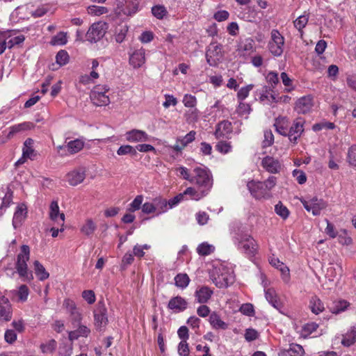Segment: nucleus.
Instances as JSON below:
<instances>
[{"label":"nucleus","mask_w":356,"mask_h":356,"mask_svg":"<svg viewBox=\"0 0 356 356\" xmlns=\"http://www.w3.org/2000/svg\"><path fill=\"white\" fill-rule=\"evenodd\" d=\"M107 28L106 22H99L94 23L86 34V40L91 43L97 42L104 37Z\"/></svg>","instance_id":"423d86ee"},{"label":"nucleus","mask_w":356,"mask_h":356,"mask_svg":"<svg viewBox=\"0 0 356 356\" xmlns=\"http://www.w3.org/2000/svg\"><path fill=\"white\" fill-rule=\"evenodd\" d=\"M154 204L156 206L155 210L158 211L157 214H161L169 209L168 201L161 197H156L153 200Z\"/></svg>","instance_id":"a19ab883"},{"label":"nucleus","mask_w":356,"mask_h":356,"mask_svg":"<svg viewBox=\"0 0 356 356\" xmlns=\"http://www.w3.org/2000/svg\"><path fill=\"white\" fill-rule=\"evenodd\" d=\"M254 85L249 84L245 87H242L237 92V99L238 101H243L249 95L250 92L253 89Z\"/></svg>","instance_id":"6e6d98bb"},{"label":"nucleus","mask_w":356,"mask_h":356,"mask_svg":"<svg viewBox=\"0 0 356 356\" xmlns=\"http://www.w3.org/2000/svg\"><path fill=\"white\" fill-rule=\"evenodd\" d=\"M213 291L208 286H202L198 288L195 292V300L198 303H207L213 295Z\"/></svg>","instance_id":"412c9836"},{"label":"nucleus","mask_w":356,"mask_h":356,"mask_svg":"<svg viewBox=\"0 0 356 356\" xmlns=\"http://www.w3.org/2000/svg\"><path fill=\"white\" fill-rule=\"evenodd\" d=\"M200 112L197 108H189L185 113L187 121L195 122L198 120Z\"/></svg>","instance_id":"e2e57ef3"},{"label":"nucleus","mask_w":356,"mask_h":356,"mask_svg":"<svg viewBox=\"0 0 356 356\" xmlns=\"http://www.w3.org/2000/svg\"><path fill=\"white\" fill-rule=\"evenodd\" d=\"M209 193L206 190L197 189L193 187L187 188L182 194L184 197L188 196L191 200L198 201L208 195Z\"/></svg>","instance_id":"4be33fe9"},{"label":"nucleus","mask_w":356,"mask_h":356,"mask_svg":"<svg viewBox=\"0 0 356 356\" xmlns=\"http://www.w3.org/2000/svg\"><path fill=\"white\" fill-rule=\"evenodd\" d=\"M49 218L58 224L64 225L65 214L60 213L59 207L57 201H52L49 206Z\"/></svg>","instance_id":"aec40b11"},{"label":"nucleus","mask_w":356,"mask_h":356,"mask_svg":"<svg viewBox=\"0 0 356 356\" xmlns=\"http://www.w3.org/2000/svg\"><path fill=\"white\" fill-rule=\"evenodd\" d=\"M108 91L109 88L106 85L95 86L90 93L92 102L97 106L108 105L110 103L109 97L106 95Z\"/></svg>","instance_id":"39448f33"},{"label":"nucleus","mask_w":356,"mask_h":356,"mask_svg":"<svg viewBox=\"0 0 356 356\" xmlns=\"http://www.w3.org/2000/svg\"><path fill=\"white\" fill-rule=\"evenodd\" d=\"M304 208L307 211H312L314 216H318L321 211L327 207L326 202L322 199L314 197L309 200H301Z\"/></svg>","instance_id":"6e6552de"},{"label":"nucleus","mask_w":356,"mask_h":356,"mask_svg":"<svg viewBox=\"0 0 356 356\" xmlns=\"http://www.w3.org/2000/svg\"><path fill=\"white\" fill-rule=\"evenodd\" d=\"M13 317V308L9 300L5 296L0 297V321L8 322Z\"/></svg>","instance_id":"f8f14e48"},{"label":"nucleus","mask_w":356,"mask_h":356,"mask_svg":"<svg viewBox=\"0 0 356 356\" xmlns=\"http://www.w3.org/2000/svg\"><path fill=\"white\" fill-rule=\"evenodd\" d=\"M13 200V193L7 188L6 190L3 188L0 189V210L5 209L9 207Z\"/></svg>","instance_id":"cd10ccee"},{"label":"nucleus","mask_w":356,"mask_h":356,"mask_svg":"<svg viewBox=\"0 0 356 356\" xmlns=\"http://www.w3.org/2000/svg\"><path fill=\"white\" fill-rule=\"evenodd\" d=\"M56 347V342L55 340L51 339L47 343H42L40 346L41 350L43 353H51L54 352Z\"/></svg>","instance_id":"680f3d73"},{"label":"nucleus","mask_w":356,"mask_h":356,"mask_svg":"<svg viewBox=\"0 0 356 356\" xmlns=\"http://www.w3.org/2000/svg\"><path fill=\"white\" fill-rule=\"evenodd\" d=\"M29 258V246L27 245H22L20 252L17 256L15 269L22 281L29 282L33 280L32 272L28 269L27 261Z\"/></svg>","instance_id":"7ed1b4c3"},{"label":"nucleus","mask_w":356,"mask_h":356,"mask_svg":"<svg viewBox=\"0 0 356 356\" xmlns=\"http://www.w3.org/2000/svg\"><path fill=\"white\" fill-rule=\"evenodd\" d=\"M268 261L271 266L280 270L283 275L284 280L287 281L289 278V268L283 262L280 261L278 258L274 256L270 257Z\"/></svg>","instance_id":"5701e85b"},{"label":"nucleus","mask_w":356,"mask_h":356,"mask_svg":"<svg viewBox=\"0 0 356 356\" xmlns=\"http://www.w3.org/2000/svg\"><path fill=\"white\" fill-rule=\"evenodd\" d=\"M232 131V123L228 120H223L218 124L215 131V136L218 138L230 134Z\"/></svg>","instance_id":"bb28decb"},{"label":"nucleus","mask_w":356,"mask_h":356,"mask_svg":"<svg viewBox=\"0 0 356 356\" xmlns=\"http://www.w3.org/2000/svg\"><path fill=\"white\" fill-rule=\"evenodd\" d=\"M275 211L278 216L284 220L286 219L289 216V209L283 205L280 201L275 206Z\"/></svg>","instance_id":"09e8293b"},{"label":"nucleus","mask_w":356,"mask_h":356,"mask_svg":"<svg viewBox=\"0 0 356 356\" xmlns=\"http://www.w3.org/2000/svg\"><path fill=\"white\" fill-rule=\"evenodd\" d=\"M190 281L191 280L186 273H179L175 277V286L181 289H186Z\"/></svg>","instance_id":"c9c22d12"},{"label":"nucleus","mask_w":356,"mask_h":356,"mask_svg":"<svg viewBox=\"0 0 356 356\" xmlns=\"http://www.w3.org/2000/svg\"><path fill=\"white\" fill-rule=\"evenodd\" d=\"M191 184L200 189L206 190L209 193L213 186V177L210 170L205 167L197 166L193 170Z\"/></svg>","instance_id":"20e7f679"},{"label":"nucleus","mask_w":356,"mask_h":356,"mask_svg":"<svg viewBox=\"0 0 356 356\" xmlns=\"http://www.w3.org/2000/svg\"><path fill=\"white\" fill-rule=\"evenodd\" d=\"M234 281V277L233 273L228 271L221 273L213 279V282L218 288H226L229 284H232Z\"/></svg>","instance_id":"f3484780"},{"label":"nucleus","mask_w":356,"mask_h":356,"mask_svg":"<svg viewBox=\"0 0 356 356\" xmlns=\"http://www.w3.org/2000/svg\"><path fill=\"white\" fill-rule=\"evenodd\" d=\"M69 59V54L65 50H60L56 56V61L60 66L66 65Z\"/></svg>","instance_id":"8fccbe9b"},{"label":"nucleus","mask_w":356,"mask_h":356,"mask_svg":"<svg viewBox=\"0 0 356 356\" xmlns=\"http://www.w3.org/2000/svg\"><path fill=\"white\" fill-rule=\"evenodd\" d=\"M88 13L92 15L99 16L108 13L107 8L99 6H90L88 8Z\"/></svg>","instance_id":"864d4df0"},{"label":"nucleus","mask_w":356,"mask_h":356,"mask_svg":"<svg viewBox=\"0 0 356 356\" xmlns=\"http://www.w3.org/2000/svg\"><path fill=\"white\" fill-rule=\"evenodd\" d=\"M216 149L220 153L227 154L232 149L229 143L226 141H219L216 145Z\"/></svg>","instance_id":"338daca9"},{"label":"nucleus","mask_w":356,"mask_h":356,"mask_svg":"<svg viewBox=\"0 0 356 356\" xmlns=\"http://www.w3.org/2000/svg\"><path fill=\"white\" fill-rule=\"evenodd\" d=\"M308 22V17L305 15L299 16L294 22V26L300 32L305 27Z\"/></svg>","instance_id":"0e129e2a"},{"label":"nucleus","mask_w":356,"mask_h":356,"mask_svg":"<svg viewBox=\"0 0 356 356\" xmlns=\"http://www.w3.org/2000/svg\"><path fill=\"white\" fill-rule=\"evenodd\" d=\"M143 200V195H137L132 201V202L129 205L128 211L130 212H134L138 210L141 207Z\"/></svg>","instance_id":"052dcab7"},{"label":"nucleus","mask_w":356,"mask_h":356,"mask_svg":"<svg viewBox=\"0 0 356 356\" xmlns=\"http://www.w3.org/2000/svg\"><path fill=\"white\" fill-rule=\"evenodd\" d=\"M95 325L101 330L108 323L107 310L104 305H99L94 311Z\"/></svg>","instance_id":"9b49d317"},{"label":"nucleus","mask_w":356,"mask_h":356,"mask_svg":"<svg viewBox=\"0 0 356 356\" xmlns=\"http://www.w3.org/2000/svg\"><path fill=\"white\" fill-rule=\"evenodd\" d=\"M272 90V88L268 86H263L261 89H258L255 92L256 95L259 96L260 102H263L266 100L269 99L268 92Z\"/></svg>","instance_id":"13d9d810"},{"label":"nucleus","mask_w":356,"mask_h":356,"mask_svg":"<svg viewBox=\"0 0 356 356\" xmlns=\"http://www.w3.org/2000/svg\"><path fill=\"white\" fill-rule=\"evenodd\" d=\"M33 127L31 122H24L22 123H19L17 124H15L9 128V133L8 136L11 137L13 135L24 131L26 130H29Z\"/></svg>","instance_id":"2f4dec72"},{"label":"nucleus","mask_w":356,"mask_h":356,"mask_svg":"<svg viewBox=\"0 0 356 356\" xmlns=\"http://www.w3.org/2000/svg\"><path fill=\"white\" fill-rule=\"evenodd\" d=\"M49 6L42 5L39 6L37 9H35L34 11L31 12V16L35 18L41 17L43 15H44L47 12H49Z\"/></svg>","instance_id":"774afa93"},{"label":"nucleus","mask_w":356,"mask_h":356,"mask_svg":"<svg viewBox=\"0 0 356 356\" xmlns=\"http://www.w3.org/2000/svg\"><path fill=\"white\" fill-rule=\"evenodd\" d=\"M339 242L342 245H348L352 243V238L348 235L346 229H341L338 234Z\"/></svg>","instance_id":"69168bd1"},{"label":"nucleus","mask_w":356,"mask_h":356,"mask_svg":"<svg viewBox=\"0 0 356 356\" xmlns=\"http://www.w3.org/2000/svg\"><path fill=\"white\" fill-rule=\"evenodd\" d=\"M342 272V267L339 264H337L336 267L331 266L327 269L326 276L329 280H332L337 275H340Z\"/></svg>","instance_id":"3c124183"},{"label":"nucleus","mask_w":356,"mask_h":356,"mask_svg":"<svg viewBox=\"0 0 356 356\" xmlns=\"http://www.w3.org/2000/svg\"><path fill=\"white\" fill-rule=\"evenodd\" d=\"M152 13L157 19H163L168 13L163 6H155L152 8Z\"/></svg>","instance_id":"4d7b16f0"},{"label":"nucleus","mask_w":356,"mask_h":356,"mask_svg":"<svg viewBox=\"0 0 356 356\" xmlns=\"http://www.w3.org/2000/svg\"><path fill=\"white\" fill-rule=\"evenodd\" d=\"M222 56V45L216 42L211 43L206 53L207 61L209 65H216L217 61L219 60Z\"/></svg>","instance_id":"1a4fd4ad"},{"label":"nucleus","mask_w":356,"mask_h":356,"mask_svg":"<svg viewBox=\"0 0 356 356\" xmlns=\"http://www.w3.org/2000/svg\"><path fill=\"white\" fill-rule=\"evenodd\" d=\"M84 146V141L82 139H75L67 143L66 147L70 154H75L81 151Z\"/></svg>","instance_id":"72a5a7b5"},{"label":"nucleus","mask_w":356,"mask_h":356,"mask_svg":"<svg viewBox=\"0 0 356 356\" xmlns=\"http://www.w3.org/2000/svg\"><path fill=\"white\" fill-rule=\"evenodd\" d=\"M145 51L143 48L136 49L130 55L129 63L134 68L140 67L145 62Z\"/></svg>","instance_id":"6ab92c4d"},{"label":"nucleus","mask_w":356,"mask_h":356,"mask_svg":"<svg viewBox=\"0 0 356 356\" xmlns=\"http://www.w3.org/2000/svg\"><path fill=\"white\" fill-rule=\"evenodd\" d=\"M309 307L312 312L315 314H318L324 310L323 303L317 296H314L311 298Z\"/></svg>","instance_id":"58836bf2"},{"label":"nucleus","mask_w":356,"mask_h":356,"mask_svg":"<svg viewBox=\"0 0 356 356\" xmlns=\"http://www.w3.org/2000/svg\"><path fill=\"white\" fill-rule=\"evenodd\" d=\"M77 328L69 332V339L74 341L79 337H86L90 333V330L86 325L79 324L76 325Z\"/></svg>","instance_id":"393cba45"},{"label":"nucleus","mask_w":356,"mask_h":356,"mask_svg":"<svg viewBox=\"0 0 356 356\" xmlns=\"http://www.w3.org/2000/svg\"><path fill=\"white\" fill-rule=\"evenodd\" d=\"M124 8L123 9L124 13L131 15L138 10V0H124Z\"/></svg>","instance_id":"ea45409f"},{"label":"nucleus","mask_w":356,"mask_h":356,"mask_svg":"<svg viewBox=\"0 0 356 356\" xmlns=\"http://www.w3.org/2000/svg\"><path fill=\"white\" fill-rule=\"evenodd\" d=\"M349 305V302L345 300H334L329 305V309L332 313L339 314L345 311L348 307Z\"/></svg>","instance_id":"c85d7f7f"},{"label":"nucleus","mask_w":356,"mask_h":356,"mask_svg":"<svg viewBox=\"0 0 356 356\" xmlns=\"http://www.w3.org/2000/svg\"><path fill=\"white\" fill-rule=\"evenodd\" d=\"M261 165L270 173H278L281 169V164L277 159L267 156L262 159Z\"/></svg>","instance_id":"4468645a"},{"label":"nucleus","mask_w":356,"mask_h":356,"mask_svg":"<svg viewBox=\"0 0 356 356\" xmlns=\"http://www.w3.org/2000/svg\"><path fill=\"white\" fill-rule=\"evenodd\" d=\"M117 154L120 156L131 154L135 155L136 154V150L134 147L131 145H125L120 146L117 150Z\"/></svg>","instance_id":"bf43d9fd"},{"label":"nucleus","mask_w":356,"mask_h":356,"mask_svg":"<svg viewBox=\"0 0 356 356\" xmlns=\"http://www.w3.org/2000/svg\"><path fill=\"white\" fill-rule=\"evenodd\" d=\"M182 102L188 108H196L197 99L194 95L186 94L183 97Z\"/></svg>","instance_id":"5fc2aeb1"},{"label":"nucleus","mask_w":356,"mask_h":356,"mask_svg":"<svg viewBox=\"0 0 356 356\" xmlns=\"http://www.w3.org/2000/svg\"><path fill=\"white\" fill-rule=\"evenodd\" d=\"M277 178L270 176L265 181H248L247 187L253 197L257 200L269 199L271 197L270 191L275 186Z\"/></svg>","instance_id":"f257e3e1"},{"label":"nucleus","mask_w":356,"mask_h":356,"mask_svg":"<svg viewBox=\"0 0 356 356\" xmlns=\"http://www.w3.org/2000/svg\"><path fill=\"white\" fill-rule=\"evenodd\" d=\"M126 140L130 143L145 142L149 140L146 132L139 129H132L126 133Z\"/></svg>","instance_id":"a211bd4d"},{"label":"nucleus","mask_w":356,"mask_h":356,"mask_svg":"<svg viewBox=\"0 0 356 356\" xmlns=\"http://www.w3.org/2000/svg\"><path fill=\"white\" fill-rule=\"evenodd\" d=\"M196 132L191 131L184 137H179L177 139V143H180L182 147L184 149L188 144L192 143L195 138Z\"/></svg>","instance_id":"a18cd8bd"},{"label":"nucleus","mask_w":356,"mask_h":356,"mask_svg":"<svg viewBox=\"0 0 356 356\" xmlns=\"http://www.w3.org/2000/svg\"><path fill=\"white\" fill-rule=\"evenodd\" d=\"M305 123V120L302 118H298L293 121L288 131V137L291 142L296 143L297 140L301 136L304 131Z\"/></svg>","instance_id":"9d476101"},{"label":"nucleus","mask_w":356,"mask_h":356,"mask_svg":"<svg viewBox=\"0 0 356 356\" xmlns=\"http://www.w3.org/2000/svg\"><path fill=\"white\" fill-rule=\"evenodd\" d=\"M187 301L184 298L177 296L170 300L168 308L175 313H179L184 311L187 308Z\"/></svg>","instance_id":"dca6fc26"},{"label":"nucleus","mask_w":356,"mask_h":356,"mask_svg":"<svg viewBox=\"0 0 356 356\" xmlns=\"http://www.w3.org/2000/svg\"><path fill=\"white\" fill-rule=\"evenodd\" d=\"M34 271L35 275L41 281L47 280L49 277V273L46 270L43 265L38 261L33 262Z\"/></svg>","instance_id":"f704fd0d"},{"label":"nucleus","mask_w":356,"mask_h":356,"mask_svg":"<svg viewBox=\"0 0 356 356\" xmlns=\"http://www.w3.org/2000/svg\"><path fill=\"white\" fill-rule=\"evenodd\" d=\"M13 35L11 33L9 34L8 40L6 38V44L8 49H11L16 45H19L25 40V38L23 35H19L17 36L12 37Z\"/></svg>","instance_id":"37998d69"},{"label":"nucleus","mask_w":356,"mask_h":356,"mask_svg":"<svg viewBox=\"0 0 356 356\" xmlns=\"http://www.w3.org/2000/svg\"><path fill=\"white\" fill-rule=\"evenodd\" d=\"M215 250V248L209 244L208 243H202L197 248V252L202 256H207L211 254Z\"/></svg>","instance_id":"c03bdc74"},{"label":"nucleus","mask_w":356,"mask_h":356,"mask_svg":"<svg viewBox=\"0 0 356 356\" xmlns=\"http://www.w3.org/2000/svg\"><path fill=\"white\" fill-rule=\"evenodd\" d=\"M15 293L18 296L19 301L25 302L28 298L29 290L26 285L22 284L19 287L17 291H15Z\"/></svg>","instance_id":"603ef678"},{"label":"nucleus","mask_w":356,"mask_h":356,"mask_svg":"<svg viewBox=\"0 0 356 356\" xmlns=\"http://www.w3.org/2000/svg\"><path fill=\"white\" fill-rule=\"evenodd\" d=\"M96 229V225L91 219H88L81 227V232L87 236L91 235Z\"/></svg>","instance_id":"de8ad7c7"},{"label":"nucleus","mask_w":356,"mask_h":356,"mask_svg":"<svg viewBox=\"0 0 356 356\" xmlns=\"http://www.w3.org/2000/svg\"><path fill=\"white\" fill-rule=\"evenodd\" d=\"M86 178V170L84 168H78L70 172L67 175V181L71 186H76L83 182Z\"/></svg>","instance_id":"2eb2a0df"},{"label":"nucleus","mask_w":356,"mask_h":356,"mask_svg":"<svg viewBox=\"0 0 356 356\" xmlns=\"http://www.w3.org/2000/svg\"><path fill=\"white\" fill-rule=\"evenodd\" d=\"M314 106L312 96H304L298 99L296 103L295 111L298 113L305 114L309 113Z\"/></svg>","instance_id":"ddd939ff"},{"label":"nucleus","mask_w":356,"mask_h":356,"mask_svg":"<svg viewBox=\"0 0 356 356\" xmlns=\"http://www.w3.org/2000/svg\"><path fill=\"white\" fill-rule=\"evenodd\" d=\"M128 26L125 23L119 24L115 29V39L118 43L124 41L128 31Z\"/></svg>","instance_id":"473e14b6"},{"label":"nucleus","mask_w":356,"mask_h":356,"mask_svg":"<svg viewBox=\"0 0 356 356\" xmlns=\"http://www.w3.org/2000/svg\"><path fill=\"white\" fill-rule=\"evenodd\" d=\"M33 140L31 138H27L24 143L23 147V157L29 158L32 159L35 154V151L33 149Z\"/></svg>","instance_id":"e433bc0d"},{"label":"nucleus","mask_w":356,"mask_h":356,"mask_svg":"<svg viewBox=\"0 0 356 356\" xmlns=\"http://www.w3.org/2000/svg\"><path fill=\"white\" fill-rule=\"evenodd\" d=\"M233 242L237 249L245 257L250 259L254 257L258 250L256 241L248 233L238 232L233 236Z\"/></svg>","instance_id":"f03ea898"},{"label":"nucleus","mask_w":356,"mask_h":356,"mask_svg":"<svg viewBox=\"0 0 356 356\" xmlns=\"http://www.w3.org/2000/svg\"><path fill=\"white\" fill-rule=\"evenodd\" d=\"M346 161L350 165L356 167V145H353L348 148Z\"/></svg>","instance_id":"49530a36"},{"label":"nucleus","mask_w":356,"mask_h":356,"mask_svg":"<svg viewBox=\"0 0 356 356\" xmlns=\"http://www.w3.org/2000/svg\"><path fill=\"white\" fill-rule=\"evenodd\" d=\"M265 297L267 301L275 309L280 310L282 307V303L274 289L269 288L265 290Z\"/></svg>","instance_id":"a878e982"},{"label":"nucleus","mask_w":356,"mask_h":356,"mask_svg":"<svg viewBox=\"0 0 356 356\" xmlns=\"http://www.w3.org/2000/svg\"><path fill=\"white\" fill-rule=\"evenodd\" d=\"M284 38L280 33L273 29L271 31V39L268 43V48L272 54L275 56H280L283 53Z\"/></svg>","instance_id":"0eeeda50"},{"label":"nucleus","mask_w":356,"mask_h":356,"mask_svg":"<svg viewBox=\"0 0 356 356\" xmlns=\"http://www.w3.org/2000/svg\"><path fill=\"white\" fill-rule=\"evenodd\" d=\"M209 321L213 329L226 330L228 327V324L222 321L220 316L216 312L211 314Z\"/></svg>","instance_id":"7c9ffc66"},{"label":"nucleus","mask_w":356,"mask_h":356,"mask_svg":"<svg viewBox=\"0 0 356 356\" xmlns=\"http://www.w3.org/2000/svg\"><path fill=\"white\" fill-rule=\"evenodd\" d=\"M304 352V349L300 345L293 343L288 349L282 350L280 356H302Z\"/></svg>","instance_id":"c756f323"},{"label":"nucleus","mask_w":356,"mask_h":356,"mask_svg":"<svg viewBox=\"0 0 356 356\" xmlns=\"http://www.w3.org/2000/svg\"><path fill=\"white\" fill-rule=\"evenodd\" d=\"M67 42V33L62 31L54 35L50 41V44L53 46L65 45Z\"/></svg>","instance_id":"79ce46f5"},{"label":"nucleus","mask_w":356,"mask_h":356,"mask_svg":"<svg viewBox=\"0 0 356 356\" xmlns=\"http://www.w3.org/2000/svg\"><path fill=\"white\" fill-rule=\"evenodd\" d=\"M356 341V330L352 327L343 336L341 343L345 346H350Z\"/></svg>","instance_id":"4c0bfd02"},{"label":"nucleus","mask_w":356,"mask_h":356,"mask_svg":"<svg viewBox=\"0 0 356 356\" xmlns=\"http://www.w3.org/2000/svg\"><path fill=\"white\" fill-rule=\"evenodd\" d=\"M26 207L24 204L17 206L13 219V225L15 229L21 225L26 218Z\"/></svg>","instance_id":"b1692460"}]
</instances>
